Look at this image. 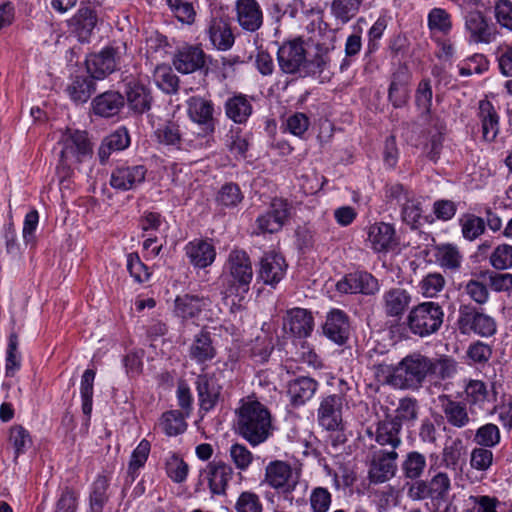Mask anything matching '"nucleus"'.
Listing matches in <instances>:
<instances>
[{
    "instance_id": "nucleus-1",
    "label": "nucleus",
    "mask_w": 512,
    "mask_h": 512,
    "mask_svg": "<svg viewBox=\"0 0 512 512\" xmlns=\"http://www.w3.org/2000/svg\"><path fill=\"white\" fill-rule=\"evenodd\" d=\"M235 432L256 447L273 434L274 426L269 409L255 399H243L235 410Z\"/></svg>"
},
{
    "instance_id": "nucleus-2",
    "label": "nucleus",
    "mask_w": 512,
    "mask_h": 512,
    "mask_svg": "<svg viewBox=\"0 0 512 512\" xmlns=\"http://www.w3.org/2000/svg\"><path fill=\"white\" fill-rule=\"evenodd\" d=\"M444 315V310L438 302H421L409 310L405 325L412 335L426 338L440 330Z\"/></svg>"
},
{
    "instance_id": "nucleus-3",
    "label": "nucleus",
    "mask_w": 512,
    "mask_h": 512,
    "mask_svg": "<svg viewBox=\"0 0 512 512\" xmlns=\"http://www.w3.org/2000/svg\"><path fill=\"white\" fill-rule=\"evenodd\" d=\"M224 277L227 283L225 297L236 295L242 298L248 292L253 269L250 257L245 251L235 249L229 253L224 266Z\"/></svg>"
},
{
    "instance_id": "nucleus-4",
    "label": "nucleus",
    "mask_w": 512,
    "mask_h": 512,
    "mask_svg": "<svg viewBox=\"0 0 512 512\" xmlns=\"http://www.w3.org/2000/svg\"><path fill=\"white\" fill-rule=\"evenodd\" d=\"M430 372V358L419 353L410 354L395 366L392 386L399 389H418Z\"/></svg>"
},
{
    "instance_id": "nucleus-5",
    "label": "nucleus",
    "mask_w": 512,
    "mask_h": 512,
    "mask_svg": "<svg viewBox=\"0 0 512 512\" xmlns=\"http://www.w3.org/2000/svg\"><path fill=\"white\" fill-rule=\"evenodd\" d=\"M126 46H108L86 60L87 70L94 79H102L114 72L123 62Z\"/></svg>"
},
{
    "instance_id": "nucleus-6",
    "label": "nucleus",
    "mask_w": 512,
    "mask_h": 512,
    "mask_svg": "<svg viewBox=\"0 0 512 512\" xmlns=\"http://www.w3.org/2000/svg\"><path fill=\"white\" fill-rule=\"evenodd\" d=\"M300 472L285 461L275 460L265 467V482L282 493H291L299 483Z\"/></svg>"
},
{
    "instance_id": "nucleus-7",
    "label": "nucleus",
    "mask_w": 512,
    "mask_h": 512,
    "mask_svg": "<svg viewBox=\"0 0 512 512\" xmlns=\"http://www.w3.org/2000/svg\"><path fill=\"white\" fill-rule=\"evenodd\" d=\"M92 157V148L87 135L82 131H74L63 140L61 162L73 166L85 162Z\"/></svg>"
},
{
    "instance_id": "nucleus-8",
    "label": "nucleus",
    "mask_w": 512,
    "mask_h": 512,
    "mask_svg": "<svg viewBox=\"0 0 512 512\" xmlns=\"http://www.w3.org/2000/svg\"><path fill=\"white\" fill-rule=\"evenodd\" d=\"M186 106L189 119L201 128L202 134H213L216 126L213 102L201 96H191L187 99Z\"/></svg>"
},
{
    "instance_id": "nucleus-9",
    "label": "nucleus",
    "mask_w": 512,
    "mask_h": 512,
    "mask_svg": "<svg viewBox=\"0 0 512 512\" xmlns=\"http://www.w3.org/2000/svg\"><path fill=\"white\" fill-rule=\"evenodd\" d=\"M457 323L463 334L473 332L481 337H490L497 331L494 318L475 309H461Z\"/></svg>"
},
{
    "instance_id": "nucleus-10",
    "label": "nucleus",
    "mask_w": 512,
    "mask_h": 512,
    "mask_svg": "<svg viewBox=\"0 0 512 512\" xmlns=\"http://www.w3.org/2000/svg\"><path fill=\"white\" fill-rule=\"evenodd\" d=\"M344 397L332 394L321 399L317 410L318 424L327 431L338 432L343 429L342 409Z\"/></svg>"
},
{
    "instance_id": "nucleus-11",
    "label": "nucleus",
    "mask_w": 512,
    "mask_h": 512,
    "mask_svg": "<svg viewBox=\"0 0 512 512\" xmlns=\"http://www.w3.org/2000/svg\"><path fill=\"white\" fill-rule=\"evenodd\" d=\"M234 474L233 468L222 461H212L200 472V482L206 483L212 494L223 495Z\"/></svg>"
},
{
    "instance_id": "nucleus-12",
    "label": "nucleus",
    "mask_w": 512,
    "mask_h": 512,
    "mask_svg": "<svg viewBox=\"0 0 512 512\" xmlns=\"http://www.w3.org/2000/svg\"><path fill=\"white\" fill-rule=\"evenodd\" d=\"M290 216L287 200L274 198L269 210L256 219L257 233H276L280 231Z\"/></svg>"
},
{
    "instance_id": "nucleus-13",
    "label": "nucleus",
    "mask_w": 512,
    "mask_h": 512,
    "mask_svg": "<svg viewBox=\"0 0 512 512\" xmlns=\"http://www.w3.org/2000/svg\"><path fill=\"white\" fill-rule=\"evenodd\" d=\"M336 289L345 294L361 293L364 295H374L379 289L378 280L370 273L365 271H356L347 274L336 284Z\"/></svg>"
},
{
    "instance_id": "nucleus-14",
    "label": "nucleus",
    "mask_w": 512,
    "mask_h": 512,
    "mask_svg": "<svg viewBox=\"0 0 512 512\" xmlns=\"http://www.w3.org/2000/svg\"><path fill=\"white\" fill-rule=\"evenodd\" d=\"M147 169L143 165H118L111 173L110 185L119 191L136 189L145 180Z\"/></svg>"
},
{
    "instance_id": "nucleus-15",
    "label": "nucleus",
    "mask_w": 512,
    "mask_h": 512,
    "mask_svg": "<svg viewBox=\"0 0 512 512\" xmlns=\"http://www.w3.org/2000/svg\"><path fill=\"white\" fill-rule=\"evenodd\" d=\"M397 458L398 453L394 450H380L375 453L368 471L370 482L380 484L393 478L397 471Z\"/></svg>"
},
{
    "instance_id": "nucleus-16",
    "label": "nucleus",
    "mask_w": 512,
    "mask_h": 512,
    "mask_svg": "<svg viewBox=\"0 0 512 512\" xmlns=\"http://www.w3.org/2000/svg\"><path fill=\"white\" fill-rule=\"evenodd\" d=\"M465 30L473 43L489 44L495 40L496 33L486 16L480 10L467 11L464 16Z\"/></svg>"
},
{
    "instance_id": "nucleus-17",
    "label": "nucleus",
    "mask_w": 512,
    "mask_h": 512,
    "mask_svg": "<svg viewBox=\"0 0 512 512\" xmlns=\"http://www.w3.org/2000/svg\"><path fill=\"white\" fill-rule=\"evenodd\" d=\"M411 73L409 68L400 64L392 73L388 89V99L394 107L404 106L410 97Z\"/></svg>"
},
{
    "instance_id": "nucleus-18",
    "label": "nucleus",
    "mask_w": 512,
    "mask_h": 512,
    "mask_svg": "<svg viewBox=\"0 0 512 512\" xmlns=\"http://www.w3.org/2000/svg\"><path fill=\"white\" fill-rule=\"evenodd\" d=\"M96 24L97 13L89 6L80 7L67 21L69 31L77 37L80 42L89 40Z\"/></svg>"
},
{
    "instance_id": "nucleus-19",
    "label": "nucleus",
    "mask_w": 512,
    "mask_h": 512,
    "mask_svg": "<svg viewBox=\"0 0 512 512\" xmlns=\"http://www.w3.org/2000/svg\"><path fill=\"white\" fill-rule=\"evenodd\" d=\"M367 241L375 252H387L397 245L396 231L393 225L377 222L368 227Z\"/></svg>"
},
{
    "instance_id": "nucleus-20",
    "label": "nucleus",
    "mask_w": 512,
    "mask_h": 512,
    "mask_svg": "<svg viewBox=\"0 0 512 512\" xmlns=\"http://www.w3.org/2000/svg\"><path fill=\"white\" fill-rule=\"evenodd\" d=\"M205 35L211 46L219 51H228L235 42L230 24L222 18H212L205 29Z\"/></svg>"
},
{
    "instance_id": "nucleus-21",
    "label": "nucleus",
    "mask_w": 512,
    "mask_h": 512,
    "mask_svg": "<svg viewBox=\"0 0 512 512\" xmlns=\"http://www.w3.org/2000/svg\"><path fill=\"white\" fill-rule=\"evenodd\" d=\"M412 296L404 288L394 287L382 295V308L387 317L400 319L411 304Z\"/></svg>"
},
{
    "instance_id": "nucleus-22",
    "label": "nucleus",
    "mask_w": 512,
    "mask_h": 512,
    "mask_svg": "<svg viewBox=\"0 0 512 512\" xmlns=\"http://www.w3.org/2000/svg\"><path fill=\"white\" fill-rule=\"evenodd\" d=\"M277 56L280 69L288 74L299 72L306 63L305 49L295 41L282 45Z\"/></svg>"
},
{
    "instance_id": "nucleus-23",
    "label": "nucleus",
    "mask_w": 512,
    "mask_h": 512,
    "mask_svg": "<svg viewBox=\"0 0 512 512\" xmlns=\"http://www.w3.org/2000/svg\"><path fill=\"white\" fill-rule=\"evenodd\" d=\"M205 53L198 46H185L179 49L173 57L175 69L183 74L193 73L205 66Z\"/></svg>"
},
{
    "instance_id": "nucleus-24",
    "label": "nucleus",
    "mask_w": 512,
    "mask_h": 512,
    "mask_svg": "<svg viewBox=\"0 0 512 512\" xmlns=\"http://www.w3.org/2000/svg\"><path fill=\"white\" fill-rule=\"evenodd\" d=\"M401 428L402 425L397 419H392V417L387 416L376 424L374 432L371 430L368 432L374 435L376 443L380 446H388L391 448L390 450L396 451L402 443L400 437Z\"/></svg>"
},
{
    "instance_id": "nucleus-25",
    "label": "nucleus",
    "mask_w": 512,
    "mask_h": 512,
    "mask_svg": "<svg viewBox=\"0 0 512 512\" xmlns=\"http://www.w3.org/2000/svg\"><path fill=\"white\" fill-rule=\"evenodd\" d=\"M439 402L444 417L449 425L455 428H463L469 425L471 418L467 403L456 401L450 395L439 396Z\"/></svg>"
},
{
    "instance_id": "nucleus-26",
    "label": "nucleus",
    "mask_w": 512,
    "mask_h": 512,
    "mask_svg": "<svg viewBox=\"0 0 512 512\" xmlns=\"http://www.w3.org/2000/svg\"><path fill=\"white\" fill-rule=\"evenodd\" d=\"M196 386L201 408L205 411L213 409L222 390L216 376L209 373L200 374L197 377Z\"/></svg>"
},
{
    "instance_id": "nucleus-27",
    "label": "nucleus",
    "mask_w": 512,
    "mask_h": 512,
    "mask_svg": "<svg viewBox=\"0 0 512 512\" xmlns=\"http://www.w3.org/2000/svg\"><path fill=\"white\" fill-rule=\"evenodd\" d=\"M286 267L285 260L280 254L268 252L261 258L259 277L265 284L273 286L284 277Z\"/></svg>"
},
{
    "instance_id": "nucleus-28",
    "label": "nucleus",
    "mask_w": 512,
    "mask_h": 512,
    "mask_svg": "<svg viewBox=\"0 0 512 512\" xmlns=\"http://www.w3.org/2000/svg\"><path fill=\"white\" fill-rule=\"evenodd\" d=\"M283 326L294 336L307 337L314 326L312 314L303 308H293L287 311Z\"/></svg>"
},
{
    "instance_id": "nucleus-29",
    "label": "nucleus",
    "mask_w": 512,
    "mask_h": 512,
    "mask_svg": "<svg viewBox=\"0 0 512 512\" xmlns=\"http://www.w3.org/2000/svg\"><path fill=\"white\" fill-rule=\"evenodd\" d=\"M237 21L247 31L258 30L263 22V14L256 0H238L236 2Z\"/></svg>"
},
{
    "instance_id": "nucleus-30",
    "label": "nucleus",
    "mask_w": 512,
    "mask_h": 512,
    "mask_svg": "<svg viewBox=\"0 0 512 512\" xmlns=\"http://www.w3.org/2000/svg\"><path fill=\"white\" fill-rule=\"evenodd\" d=\"M323 331L330 340L339 345L344 344L349 337V322L346 313L339 309L330 311Z\"/></svg>"
},
{
    "instance_id": "nucleus-31",
    "label": "nucleus",
    "mask_w": 512,
    "mask_h": 512,
    "mask_svg": "<svg viewBox=\"0 0 512 512\" xmlns=\"http://www.w3.org/2000/svg\"><path fill=\"white\" fill-rule=\"evenodd\" d=\"M318 383L310 377H299L288 383L287 395L292 406L299 407L315 394Z\"/></svg>"
},
{
    "instance_id": "nucleus-32",
    "label": "nucleus",
    "mask_w": 512,
    "mask_h": 512,
    "mask_svg": "<svg viewBox=\"0 0 512 512\" xmlns=\"http://www.w3.org/2000/svg\"><path fill=\"white\" fill-rule=\"evenodd\" d=\"M185 252L190 263L197 268L210 266L216 257L214 246L205 240H194L185 247Z\"/></svg>"
},
{
    "instance_id": "nucleus-33",
    "label": "nucleus",
    "mask_w": 512,
    "mask_h": 512,
    "mask_svg": "<svg viewBox=\"0 0 512 512\" xmlns=\"http://www.w3.org/2000/svg\"><path fill=\"white\" fill-rule=\"evenodd\" d=\"M110 481L108 474H100L90 486L89 512H103L110 498Z\"/></svg>"
},
{
    "instance_id": "nucleus-34",
    "label": "nucleus",
    "mask_w": 512,
    "mask_h": 512,
    "mask_svg": "<svg viewBox=\"0 0 512 512\" xmlns=\"http://www.w3.org/2000/svg\"><path fill=\"white\" fill-rule=\"evenodd\" d=\"M478 116L482 125V137L486 141H493L499 132V116L488 100L479 102Z\"/></svg>"
},
{
    "instance_id": "nucleus-35",
    "label": "nucleus",
    "mask_w": 512,
    "mask_h": 512,
    "mask_svg": "<svg viewBox=\"0 0 512 512\" xmlns=\"http://www.w3.org/2000/svg\"><path fill=\"white\" fill-rule=\"evenodd\" d=\"M130 144V137L127 129L119 128L105 137L98 149V155L102 163L106 162L109 156L116 151L126 149Z\"/></svg>"
},
{
    "instance_id": "nucleus-36",
    "label": "nucleus",
    "mask_w": 512,
    "mask_h": 512,
    "mask_svg": "<svg viewBox=\"0 0 512 512\" xmlns=\"http://www.w3.org/2000/svg\"><path fill=\"white\" fill-rule=\"evenodd\" d=\"M252 113V105L245 95L238 94L225 102V114L237 124L245 123Z\"/></svg>"
},
{
    "instance_id": "nucleus-37",
    "label": "nucleus",
    "mask_w": 512,
    "mask_h": 512,
    "mask_svg": "<svg viewBox=\"0 0 512 512\" xmlns=\"http://www.w3.org/2000/svg\"><path fill=\"white\" fill-rule=\"evenodd\" d=\"M216 355V350L212 345L209 333L201 332L196 335L189 349V356L199 364L212 360Z\"/></svg>"
},
{
    "instance_id": "nucleus-38",
    "label": "nucleus",
    "mask_w": 512,
    "mask_h": 512,
    "mask_svg": "<svg viewBox=\"0 0 512 512\" xmlns=\"http://www.w3.org/2000/svg\"><path fill=\"white\" fill-rule=\"evenodd\" d=\"M123 103L118 92H105L93 100V110L97 115L111 117L119 112Z\"/></svg>"
},
{
    "instance_id": "nucleus-39",
    "label": "nucleus",
    "mask_w": 512,
    "mask_h": 512,
    "mask_svg": "<svg viewBox=\"0 0 512 512\" xmlns=\"http://www.w3.org/2000/svg\"><path fill=\"white\" fill-rule=\"evenodd\" d=\"M209 300L197 296L184 295L175 300V313L182 319L195 318L202 307L207 306Z\"/></svg>"
},
{
    "instance_id": "nucleus-40",
    "label": "nucleus",
    "mask_w": 512,
    "mask_h": 512,
    "mask_svg": "<svg viewBox=\"0 0 512 512\" xmlns=\"http://www.w3.org/2000/svg\"><path fill=\"white\" fill-rule=\"evenodd\" d=\"M94 91V82L88 76H76L66 88L69 97L76 103L87 102Z\"/></svg>"
},
{
    "instance_id": "nucleus-41",
    "label": "nucleus",
    "mask_w": 512,
    "mask_h": 512,
    "mask_svg": "<svg viewBox=\"0 0 512 512\" xmlns=\"http://www.w3.org/2000/svg\"><path fill=\"white\" fill-rule=\"evenodd\" d=\"M126 95L128 105L134 112L142 114L150 109L151 96L142 85L129 83Z\"/></svg>"
},
{
    "instance_id": "nucleus-42",
    "label": "nucleus",
    "mask_w": 512,
    "mask_h": 512,
    "mask_svg": "<svg viewBox=\"0 0 512 512\" xmlns=\"http://www.w3.org/2000/svg\"><path fill=\"white\" fill-rule=\"evenodd\" d=\"M464 393L470 410L473 407L483 408L489 397L486 383L476 379H470L465 384Z\"/></svg>"
},
{
    "instance_id": "nucleus-43",
    "label": "nucleus",
    "mask_w": 512,
    "mask_h": 512,
    "mask_svg": "<svg viewBox=\"0 0 512 512\" xmlns=\"http://www.w3.org/2000/svg\"><path fill=\"white\" fill-rule=\"evenodd\" d=\"M437 263L450 270H456L461 266L462 255L457 246L453 244H442L435 249Z\"/></svg>"
},
{
    "instance_id": "nucleus-44",
    "label": "nucleus",
    "mask_w": 512,
    "mask_h": 512,
    "mask_svg": "<svg viewBox=\"0 0 512 512\" xmlns=\"http://www.w3.org/2000/svg\"><path fill=\"white\" fill-rule=\"evenodd\" d=\"M428 28L433 34L447 35L452 29V19L449 12L435 7L427 16Z\"/></svg>"
},
{
    "instance_id": "nucleus-45",
    "label": "nucleus",
    "mask_w": 512,
    "mask_h": 512,
    "mask_svg": "<svg viewBox=\"0 0 512 512\" xmlns=\"http://www.w3.org/2000/svg\"><path fill=\"white\" fill-rule=\"evenodd\" d=\"M426 466V457L417 451H411L405 456L401 469L406 478L416 480L423 475Z\"/></svg>"
},
{
    "instance_id": "nucleus-46",
    "label": "nucleus",
    "mask_w": 512,
    "mask_h": 512,
    "mask_svg": "<svg viewBox=\"0 0 512 512\" xmlns=\"http://www.w3.org/2000/svg\"><path fill=\"white\" fill-rule=\"evenodd\" d=\"M362 0H333L331 14L341 24L348 23L359 11Z\"/></svg>"
},
{
    "instance_id": "nucleus-47",
    "label": "nucleus",
    "mask_w": 512,
    "mask_h": 512,
    "mask_svg": "<svg viewBox=\"0 0 512 512\" xmlns=\"http://www.w3.org/2000/svg\"><path fill=\"white\" fill-rule=\"evenodd\" d=\"M96 371L94 369H86L81 377L80 395L82 399V412L90 418L93 406V387Z\"/></svg>"
},
{
    "instance_id": "nucleus-48",
    "label": "nucleus",
    "mask_w": 512,
    "mask_h": 512,
    "mask_svg": "<svg viewBox=\"0 0 512 512\" xmlns=\"http://www.w3.org/2000/svg\"><path fill=\"white\" fill-rule=\"evenodd\" d=\"M159 427L168 436L179 435L187 428L185 415L177 410L167 411L162 415Z\"/></svg>"
},
{
    "instance_id": "nucleus-49",
    "label": "nucleus",
    "mask_w": 512,
    "mask_h": 512,
    "mask_svg": "<svg viewBox=\"0 0 512 512\" xmlns=\"http://www.w3.org/2000/svg\"><path fill=\"white\" fill-rule=\"evenodd\" d=\"M154 135L158 143L179 148L182 141L179 124L174 121H167L160 125Z\"/></svg>"
},
{
    "instance_id": "nucleus-50",
    "label": "nucleus",
    "mask_w": 512,
    "mask_h": 512,
    "mask_svg": "<svg viewBox=\"0 0 512 512\" xmlns=\"http://www.w3.org/2000/svg\"><path fill=\"white\" fill-rule=\"evenodd\" d=\"M8 441L14 448V461L25 453L32 444L29 432L21 425H13L9 429Z\"/></svg>"
},
{
    "instance_id": "nucleus-51",
    "label": "nucleus",
    "mask_w": 512,
    "mask_h": 512,
    "mask_svg": "<svg viewBox=\"0 0 512 512\" xmlns=\"http://www.w3.org/2000/svg\"><path fill=\"white\" fill-rule=\"evenodd\" d=\"M501 434L497 425L487 423L480 426L474 435V442L479 447L493 448L500 443Z\"/></svg>"
},
{
    "instance_id": "nucleus-52",
    "label": "nucleus",
    "mask_w": 512,
    "mask_h": 512,
    "mask_svg": "<svg viewBox=\"0 0 512 512\" xmlns=\"http://www.w3.org/2000/svg\"><path fill=\"white\" fill-rule=\"evenodd\" d=\"M402 219L411 228H417L423 214L422 203L419 198L413 194L406 202L402 203Z\"/></svg>"
},
{
    "instance_id": "nucleus-53",
    "label": "nucleus",
    "mask_w": 512,
    "mask_h": 512,
    "mask_svg": "<svg viewBox=\"0 0 512 512\" xmlns=\"http://www.w3.org/2000/svg\"><path fill=\"white\" fill-rule=\"evenodd\" d=\"M171 12L183 24L192 25L196 19V11L189 0H166Z\"/></svg>"
},
{
    "instance_id": "nucleus-54",
    "label": "nucleus",
    "mask_w": 512,
    "mask_h": 512,
    "mask_svg": "<svg viewBox=\"0 0 512 512\" xmlns=\"http://www.w3.org/2000/svg\"><path fill=\"white\" fill-rule=\"evenodd\" d=\"M153 79L156 85L166 93L176 92L178 87V77L167 65H158L153 73Z\"/></svg>"
},
{
    "instance_id": "nucleus-55",
    "label": "nucleus",
    "mask_w": 512,
    "mask_h": 512,
    "mask_svg": "<svg viewBox=\"0 0 512 512\" xmlns=\"http://www.w3.org/2000/svg\"><path fill=\"white\" fill-rule=\"evenodd\" d=\"M458 362L449 356L431 359V372L442 380L453 378L458 373Z\"/></svg>"
},
{
    "instance_id": "nucleus-56",
    "label": "nucleus",
    "mask_w": 512,
    "mask_h": 512,
    "mask_svg": "<svg viewBox=\"0 0 512 512\" xmlns=\"http://www.w3.org/2000/svg\"><path fill=\"white\" fill-rule=\"evenodd\" d=\"M460 225L463 237L469 241L475 240L485 231V220L473 214L463 216Z\"/></svg>"
},
{
    "instance_id": "nucleus-57",
    "label": "nucleus",
    "mask_w": 512,
    "mask_h": 512,
    "mask_svg": "<svg viewBox=\"0 0 512 512\" xmlns=\"http://www.w3.org/2000/svg\"><path fill=\"white\" fill-rule=\"evenodd\" d=\"M490 265L496 270L512 268V245L503 243L494 248L488 256Z\"/></svg>"
},
{
    "instance_id": "nucleus-58",
    "label": "nucleus",
    "mask_w": 512,
    "mask_h": 512,
    "mask_svg": "<svg viewBox=\"0 0 512 512\" xmlns=\"http://www.w3.org/2000/svg\"><path fill=\"white\" fill-rule=\"evenodd\" d=\"M428 482L431 500L442 501L448 496L451 489V480L444 472L434 475Z\"/></svg>"
},
{
    "instance_id": "nucleus-59",
    "label": "nucleus",
    "mask_w": 512,
    "mask_h": 512,
    "mask_svg": "<svg viewBox=\"0 0 512 512\" xmlns=\"http://www.w3.org/2000/svg\"><path fill=\"white\" fill-rule=\"evenodd\" d=\"M492 10L496 23L502 29L512 32V1L495 0Z\"/></svg>"
},
{
    "instance_id": "nucleus-60",
    "label": "nucleus",
    "mask_w": 512,
    "mask_h": 512,
    "mask_svg": "<svg viewBox=\"0 0 512 512\" xmlns=\"http://www.w3.org/2000/svg\"><path fill=\"white\" fill-rule=\"evenodd\" d=\"M235 512H263L260 496L252 491H242L234 504Z\"/></svg>"
},
{
    "instance_id": "nucleus-61",
    "label": "nucleus",
    "mask_w": 512,
    "mask_h": 512,
    "mask_svg": "<svg viewBox=\"0 0 512 512\" xmlns=\"http://www.w3.org/2000/svg\"><path fill=\"white\" fill-rule=\"evenodd\" d=\"M149 452L150 443L145 439H143L132 452L128 465V475L132 480L135 479L137 471L146 463Z\"/></svg>"
},
{
    "instance_id": "nucleus-62",
    "label": "nucleus",
    "mask_w": 512,
    "mask_h": 512,
    "mask_svg": "<svg viewBox=\"0 0 512 512\" xmlns=\"http://www.w3.org/2000/svg\"><path fill=\"white\" fill-rule=\"evenodd\" d=\"M445 279L440 273H429L419 283L421 294L426 298H433L445 286Z\"/></svg>"
},
{
    "instance_id": "nucleus-63",
    "label": "nucleus",
    "mask_w": 512,
    "mask_h": 512,
    "mask_svg": "<svg viewBox=\"0 0 512 512\" xmlns=\"http://www.w3.org/2000/svg\"><path fill=\"white\" fill-rule=\"evenodd\" d=\"M231 461L240 471H245L253 462L252 452L243 444L235 443L229 449Z\"/></svg>"
},
{
    "instance_id": "nucleus-64",
    "label": "nucleus",
    "mask_w": 512,
    "mask_h": 512,
    "mask_svg": "<svg viewBox=\"0 0 512 512\" xmlns=\"http://www.w3.org/2000/svg\"><path fill=\"white\" fill-rule=\"evenodd\" d=\"M309 501L313 512H328L332 502V496L328 489L315 487L310 493Z\"/></svg>"
}]
</instances>
